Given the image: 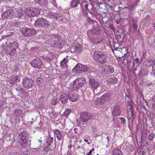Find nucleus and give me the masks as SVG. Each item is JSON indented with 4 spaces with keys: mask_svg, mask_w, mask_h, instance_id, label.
<instances>
[{
    "mask_svg": "<svg viewBox=\"0 0 155 155\" xmlns=\"http://www.w3.org/2000/svg\"><path fill=\"white\" fill-rule=\"evenodd\" d=\"M28 134V132L26 131H22L19 134L17 141L22 148H26L28 146L30 147L31 140L26 139Z\"/></svg>",
    "mask_w": 155,
    "mask_h": 155,
    "instance_id": "f257e3e1",
    "label": "nucleus"
},
{
    "mask_svg": "<svg viewBox=\"0 0 155 155\" xmlns=\"http://www.w3.org/2000/svg\"><path fill=\"white\" fill-rule=\"evenodd\" d=\"M93 56L95 61L98 63L104 64L107 62V55L102 51H96L94 52Z\"/></svg>",
    "mask_w": 155,
    "mask_h": 155,
    "instance_id": "f03ea898",
    "label": "nucleus"
},
{
    "mask_svg": "<svg viewBox=\"0 0 155 155\" xmlns=\"http://www.w3.org/2000/svg\"><path fill=\"white\" fill-rule=\"evenodd\" d=\"M107 9H106V11L104 12L102 15L100 14L99 15L97 18L101 24L107 23V21H109V17H110L111 18L112 15L111 14V12H110L108 10L107 11Z\"/></svg>",
    "mask_w": 155,
    "mask_h": 155,
    "instance_id": "7ed1b4c3",
    "label": "nucleus"
},
{
    "mask_svg": "<svg viewBox=\"0 0 155 155\" xmlns=\"http://www.w3.org/2000/svg\"><path fill=\"white\" fill-rule=\"evenodd\" d=\"M127 20L129 21V23L130 25H132L134 32L136 34L138 33L140 31L138 29V20L137 18H134L132 15H129Z\"/></svg>",
    "mask_w": 155,
    "mask_h": 155,
    "instance_id": "20e7f679",
    "label": "nucleus"
},
{
    "mask_svg": "<svg viewBox=\"0 0 155 155\" xmlns=\"http://www.w3.org/2000/svg\"><path fill=\"white\" fill-rule=\"evenodd\" d=\"M128 111V127L131 130L133 129L134 120L136 117V114L134 110H130Z\"/></svg>",
    "mask_w": 155,
    "mask_h": 155,
    "instance_id": "39448f33",
    "label": "nucleus"
},
{
    "mask_svg": "<svg viewBox=\"0 0 155 155\" xmlns=\"http://www.w3.org/2000/svg\"><path fill=\"white\" fill-rule=\"evenodd\" d=\"M50 22L43 18H39L35 21V25L39 27L48 28L50 25Z\"/></svg>",
    "mask_w": 155,
    "mask_h": 155,
    "instance_id": "423d86ee",
    "label": "nucleus"
},
{
    "mask_svg": "<svg viewBox=\"0 0 155 155\" xmlns=\"http://www.w3.org/2000/svg\"><path fill=\"white\" fill-rule=\"evenodd\" d=\"M85 83V81L84 79L78 78L73 82V84L71 85V87L73 90L77 91L81 87H83Z\"/></svg>",
    "mask_w": 155,
    "mask_h": 155,
    "instance_id": "0eeeda50",
    "label": "nucleus"
},
{
    "mask_svg": "<svg viewBox=\"0 0 155 155\" xmlns=\"http://www.w3.org/2000/svg\"><path fill=\"white\" fill-rule=\"evenodd\" d=\"M22 83L23 87L26 89L32 88L34 85V82L32 78L27 76L23 79Z\"/></svg>",
    "mask_w": 155,
    "mask_h": 155,
    "instance_id": "6e6552de",
    "label": "nucleus"
},
{
    "mask_svg": "<svg viewBox=\"0 0 155 155\" xmlns=\"http://www.w3.org/2000/svg\"><path fill=\"white\" fill-rule=\"evenodd\" d=\"M61 38V37L60 35H53L52 39L53 41L52 42L53 46L57 48L59 50L62 48V44L59 41Z\"/></svg>",
    "mask_w": 155,
    "mask_h": 155,
    "instance_id": "1a4fd4ad",
    "label": "nucleus"
},
{
    "mask_svg": "<svg viewBox=\"0 0 155 155\" xmlns=\"http://www.w3.org/2000/svg\"><path fill=\"white\" fill-rule=\"evenodd\" d=\"M40 12L39 9L37 8H28L25 10V14L29 17H35L39 15Z\"/></svg>",
    "mask_w": 155,
    "mask_h": 155,
    "instance_id": "9d476101",
    "label": "nucleus"
},
{
    "mask_svg": "<svg viewBox=\"0 0 155 155\" xmlns=\"http://www.w3.org/2000/svg\"><path fill=\"white\" fill-rule=\"evenodd\" d=\"M22 35L25 37L31 36L35 35L36 32L34 28H23L21 30Z\"/></svg>",
    "mask_w": 155,
    "mask_h": 155,
    "instance_id": "9b49d317",
    "label": "nucleus"
},
{
    "mask_svg": "<svg viewBox=\"0 0 155 155\" xmlns=\"http://www.w3.org/2000/svg\"><path fill=\"white\" fill-rule=\"evenodd\" d=\"M30 63L33 67L39 69L41 68L43 66L42 61L38 58H34L30 61Z\"/></svg>",
    "mask_w": 155,
    "mask_h": 155,
    "instance_id": "f8f14e48",
    "label": "nucleus"
},
{
    "mask_svg": "<svg viewBox=\"0 0 155 155\" xmlns=\"http://www.w3.org/2000/svg\"><path fill=\"white\" fill-rule=\"evenodd\" d=\"M92 118L91 115L87 112H82L80 113V119L81 122H86Z\"/></svg>",
    "mask_w": 155,
    "mask_h": 155,
    "instance_id": "ddd939ff",
    "label": "nucleus"
},
{
    "mask_svg": "<svg viewBox=\"0 0 155 155\" xmlns=\"http://www.w3.org/2000/svg\"><path fill=\"white\" fill-rule=\"evenodd\" d=\"M89 84L90 88L94 90L97 89L100 85V82L93 78H89Z\"/></svg>",
    "mask_w": 155,
    "mask_h": 155,
    "instance_id": "4468645a",
    "label": "nucleus"
},
{
    "mask_svg": "<svg viewBox=\"0 0 155 155\" xmlns=\"http://www.w3.org/2000/svg\"><path fill=\"white\" fill-rule=\"evenodd\" d=\"M102 68V73L103 74H110L114 71V67L111 65L105 64L103 66Z\"/></svg>",
    "mask_w": 155,
    "mask_h": 155,
    "instance_id": "2eb2a0df",
    "label": "nucleus"
},
{
    "mask_svg": "<svg viewBox=\"0 0 155 155\" xmlns=\"http://www.w3.org/2000/svg\"><path fill=\"white\" fill-rule=\"evenodd\" d=\"M17 11L14 10H8L4 12L2 16L4 19H10L15 17V13Z\"/></svg>",
    "mask_w": 155,
    "mask_h": 155,
    "instance_id": "dca6fc26",
    "label": "nucleus"
},
{
    "mask_svg": "<svg viewBox=\"0 0 155 155\" xmlns=\"http://www.w3.org/2000/svg\"><path fill=\"white\" fill-rule=\"evenodd\" d=\"M1 47L6 53L8 54L11 56H14L16 53V50L10 48V47L7 46H5L4 44H2L1 45Z\"/></svg>",
    "mask_w": 155,
    "mask_h": 155,
    "instance_id": "f3484780",
    "label": "nucleus"
},
{
    "mask_svg": "<svg viewBox=\"0 0 155 155\" xmlns=\"http://www.w3.org/2000/svg\"><path fill=\"white\" fill-rule=\"evenodd\" d=\"M47 16L49 18L55 19L57 20L61 21L63 19L62 15L60 12H49L47 14Z\"/></svg>",
    "mask_w": 155,
    "mask_h": 155,
    "instance_id": "a211bd4d",
    "label": "nucleus"
},
{
    "mask_svg": "<svg viewBox=\"0 0 155 155\" xmlns=\"http://www.w3.org/2000/svg\"><path fill=\"white\" fill-rule=\"evenodd\" d=\"M121 109L119 105L117 104L113 107L112 115L114 116H117L121 114Z\"/></svg>",
    "mask_w": 155,
    "mask_h": 155,
    "instance_id": "6ab92c4d",
    "label": "nucleus"
},
{
    "mask_svg": "<svg viewBox=\"0 0 155 155\" xmlns=\"http://www.w3.org/2000/svg\"><path fill=\"white\" fill-rule=\"evenodd\" d=\"M111 94L109 93H107L104 94L100 98V103L103 104L105 103L106 101H109L111 99Z\"/></svg>",
    "mask_w": 155,
    "mask_h": 155,
    "instance_id": "aec40b11",
    "label": "nucleus"
},
{
    "mask_svg": "<svg viewBox=\"0 0 155 155\" xmlns=\"http://www.w3.org/2000/svg\"><path fill=\"white\" fill-rule=\"evenodd\" d=\"M101 31V30L99 27L96 26L95 27H94L91 30L88 31L87 34L88 36H90V33L94 35H98L100 34Z\"/></svg>",
    "mask_w": 155,
    "mask_h": 155,
    "instance_id": "412c9836",
    "label": "nucleus"
},
{
    "mask_svg": "<svg viewBox=\"0 0 155 155\" xmlns=\"http://www.w3.org/2000/svg\"><path fill=\"white\" fill-rule=\"evenodd\" d=\"M53 132L54 135L56 136L58 140H63L64 138V135L62 134V131H61L58 129L54 130Z\"/></svg>",
    "mask_w": 155,
    "mask_h": 155,
    "instance_id": "4be33fe9",
    "label": "nucleus"
},
{
    "mask_svg": "<svg viewBox=\"0 0 155 155\" xmlns=\"http://www.w3.org/2000/svg\"><path fill=\"white\" fill-rule=\"evenodd\" d=\"M148 74V71L145 67L141 68V69L138 74V77L140 79L145 76H147Z\"/></svg>",
    "mask_w": 155,
    "mask_h": 155,
    "instance_id": "5701e85b",
    "label": "nucleus"
},
{
    "mask_svg": "<svg viewBox=\"0 0 155 155\" xmlns=\"http://www.w3.org/2000/svg\"><path fill=\"white\" fill-rule=\"evenodd\" d=\"M68 96L69 100L72 102L77 101L78 99L77 95L72 92L68 94Z\"/></svg>",
    "mask_w": 155,
    "mask_h": 155,
    "instance_id": "b1692460",
    "label": "nucleus"
},
{
    "mask_svg": "<svg viewBox=\"0 0 155 155\" xmlns=\"http://www.w3.org/2000/svg\"><path fill=\"white\" fill-rule=\"evenodd\" d=\"M141 140L138 143V145L139 146L142 147L144 146L143 143L144 142L148 140L147 136H146L143 132L141 133Z\"/></svg>",
    "mask_w": 155,
    "mask_h": 155,
    "instance_id": "393cba45",
    "label": "nucleus"
},
{
    "mask_svg": "<svg viewBox=\"0 0 155 155\" xmlns=\"http://www.w3.org/2000/svg\"><path fill=\"white\" fill-rule=\"evenodd\" d=\"M20 81V78L17 75H14L8 81L9 83L12 84H14Z\"/></svg>",
    "mask_w": 155,
    "mask_h": 155,
    "instance_id": "a878e982",
    "label": "nucleus"
},
{
    "mask_svg": "<svg viewBox=\"0 0 155 155\" xmlns=\"http://www.w3.org/2000/svg\"><path fill=\"white\" fill-rule=\"evenodd\" d=\"M88 37L90 41L94 43V44L99 43L103 41V39L102 38H101L100 37H91L90 36Z\"/></svg>",
    "mask_w": 155,
    "mask_h": 155,
    "instance_id": "bb28decb",
    "label": "nucleus"
},
{
    "mask_svg": "<svg viewBox=\"0 0 155 155\" xmlns=\"http://www.w3.org/2000/svg\"><path fill=\"white\" fill-rule=\"evenodd\" d=\"M68 96L65 93H61L60 96L59 100L63 104H65L68 101Z\"/></svg>",
    "mask_w": 155,
    "mask_h": 155,
    "instance_id": "cd10ccee",
    "label": "nucleus"
},
{
    "mask_svg": "<svg viewBox=\"0 0 155 155\" xmlns=\"http://www.w3.org/2000/svg\"><path fill=\"white\" fill-rule=\"evenodd\" d=\"M68 56H67L65 58H64L62 61L60 62V66L62 68H67V63L68 62Z\"/></svg>",
    "mask_w": 155,
    "mask_h": 155,
    "instance_id": "c85d7f7f",
    "label": "nucleus"
},
{
    "mask_svg": "<svg viewBox=\"0 0 155 155\" xmlns=\"http://www.w3.org/2000/svg\"><path fill=\"white\" fill-rule=\"evenodd\" d=\"M155 60L149 59H146L143 62L144 65L150 67L152 66L154 64Z\"/></svg>",
    "mask_w": 155,
    "mask_h": 155,
    "instance_id": "c756f323",
    "label": "nucleus"
},
{
    "mask_svg": "<svg viewBox=\"0 0 155 155\" xmlns=\"http://www.w3.org/2000/svg\"><path fill=\"white\" fill-rule=\"evenodd\" d=\"M6 46L15 50L19 48L18 42L15 41L10 42Z\"/></svg>",
    "mask_w": 155,
    "mask_h": 155,
    "instance_id": "7c9ffc66",
    "label": "nucleus"
},
{
    "mask_svg": "<svg viewBox=\"0 0 155 155\" xmlns=\"http://www.w3.org/2000/svg\"><path fill=\"white\" fill-rule=\"evenodd\" d=\"M120 14H116L114 17V19L118 24H121L124 21L123 19L120 17Z\"/></svg>",
    "mask_w": 155,
    "mask_h": 155,
    "instance_id": "2f4dec72",
    "label": "nucleus"
},
{
    "mask_svg": "<svg viewBox=\"0 0 155 155\" xmlns=\"http://www.w3.org/2000/svg\"><path fill=\"white\" fill-rule=\"evenodd\" d=\"M76 133L75 132L74 133H71L69 135V137L71 139V140H70V142H76L77 140V136L75 135Z\"/></svg>",
    "mask_w": 155,
    "mask_h": 155,
    "instance_id": "473e14b6",
    "label": "nucleus"
},
{
    "mask_svg": "<svg viewBox=\"0 0 155 155\" xmlns=\"http://www.w3.org/2000/svg\"><path fill=\"white\" fill-rule=\"evenodd\" d=\"M72 112V109L67 108L65 110L64 112L62 114V116L64 117H68Z\"/></svg>",
    "mask_w": 155,
    "mask_h": 155,
    "instance_id": "72a5a7b5",
    "label": "nucleus"
},
{
    "mask_svg": "<svg viewBox=\"0 0 155 155\" xmlns=\"http://www.w3.org/2000/svg\"><path fill=\"white\" fill-rule=\"evenodd\" d=\"M55 57L54 54L52 53L48 52L46 55L45 56V59L49 61H51Z\"/></svg>",
    "mask_w": 155,
    "mask_h": 155,
    "instance_id": "f704fd0d",
    "label": "nucleus"
},
{
    "mask_svg": "<svg viewBox=\"0 0 155 155\" xmlns=\"http://www.w3.org/2000/svg\"><path fill=\"white\" fill-rule=\"evenodd\" d=\"M92 10V16L93 18L95 17L97 18L100 14V13H98L97 11V9L95 7H93Z\"/></svg>",
    "mask_w": 155,
    "mask_h": 155,
    "instance_id": "c9c22d12",
    "label": "nucleus"
},
{
    "mask_svg": "<svg viewBox=\"0 0 155 155\" xmlns=\"http://www.w3.org/2000/svg\"><path fill=\"white\" fill-rule=\"evenodd\" d=\"M22 111L20 109H16L13 111L14 114L18 117H20L22 113Z\"/></svg>",
    "mask_w": 155,
    "mask_h": 155,
    "instance_id": "e433bc0d",
    "label": "nucleus"
},
{
    "mask_svg": "<svg viewBox=\"0 0 155 155\" xmlns=\"http://www.w3.org/2000/svg\"><path fill=\"white\" fill-rule=\"evenodd\" d=\"M53 140V138L51 136L50 134H49L47 136L46 143L48 147L50 146Z\"/></svg>",
    "mask_w": 155,
    "mask_h": 155,
    "instance_id": "4c0bfd02",
    "label": "nucleus"
},
{
    "mask_svg": "<svg viewBox=\"0 0 155 155\" xmlns=\"http://www.w3.org/2000/svg\"><path fill=\"white\" fill-rule=\"evenodd\" d=\"M108 81L111 84H114L117 82V79L113 76H110L108 78Z\"/></svg>",
    "mask_w": 155,
    "mask_h": 155,
    "instance_id": "58836bf2",
    "label": "nucleus"
},
{
    "mask_svg": "<svg viewBox=\"0 0 155 155\" xmlns=\"http://www.w3.org/2000/svg\"><path fill=\"white\" fill-rule=\"evenodd\" d=\"M21 95L24 97H27L28 96V92L24 88H22L20 89Z\"/></svg>",
    "mask_w": 155,
    "mask_h": 155,
    "instance_id": "ea45409f",
    "label": "nucleus"
},
{
    "mask_svg": "<svg viewBox=\"0 0 155 155\" xmlns=\"http://www.w3.org/2000/svg\"><path fill=\"white\" fill-rule=\"evenodd\" d=\"M36 82L39 88L41 87L44 84L43 80L41 78H38L37 79Z\"/></svg>",
    "mask_w": 155,
    "mask_h": 155,
    "instance_id": "a19ab883",
    "label": "nucleus"
},
{
    "mask_svg": "<svg viewBox=\"0 0 155 155\" xmlns=\"http://www.w3.org/2000/svg\"><path fill=\"white\" fill-rule=\"evenodd\" d=\"M35 1L42 6L46 5L48 3L47 0H35Z\"/></svg>",
    "mask_w": 155,
    "mask_h": 155,
    "instance_id": "79ce46f5",
    "label": "nucleus"
},
{
    "mask_svg": "<svg viewBox=\"0 0 155 155\" xmlns=\"http://www.w3.org/2000/svg\"><path fill=\"white\" fill-rule=\"evenodd\" d=\"M112 155H123V153L119 149L114 150L112 152Z\"/></svg>",
    "mask_w": 155,
    "mask_h": 155,
    "instance_id": "37998d69",
    "label": "nucleus"
},
{
    "mask_svg": "<svg viewBox=\"0 0 155 155\" xmlns=\"http://www.w3.org/2000/svg\"><path fill=\"white\" fill-rule=\"evenodd\" d=\"M80 69V64H78L73 69L72 71L73 72H76L77 73H81Z\"/></svg>",
    "mask_w": 155,
    "mask_h": 155,
    "instance_id": "c03bdc74",
    "label": "nucleus"
},
{
    "mask_svg": "<svg viewBox=\"0 0 155 155\" xmlns=\"http://www.w3.org/2000/svg\"><path fill=\"white\" fill-rule=\"evenodd\" d=\"M144 83L145 85L148 87H153L155 84L153 81L150 80L145 81Z\"/></svg>",
    "mask_w": 155,
    "mask_h": 155,
    "instance_id": "a18cd8bd",
    "label": "nucleus"
},
{
    "mask_svg": "<svg viewBox=\"0 0 155 155\" xmlns=\"http://www.w3.org/2000/svg\"><path fill=\"white\" fill-rule=\"evenodd\" d=\"M80 0H73L71 3V5L72 7H75L78 6V4H80Z\"/></svg>",
    "mask_w": 155,
    "mask_h": 155,
    "instance_id": "49530a36",
    "label": "nucleus"
},
{
    "mask_svg": "<svg viewBox=\"0 0 155 155\" xmlns=\"http://www.w3.org/2000/svg\"><path fill=\"white\" fill-rule=\"evenodd\" d=\"M80 72L81 73L84 72H86L87 70H89V68L88 67L86 66L80 64Z\"/></svg>",
    "mask_w": 155,
    "mask_h": 155,
    "instance_id": "de8ad7c7",
    "label": "nucleus"
},
{
    "mask_svg": "<svg viewBox=\"0 0 155 155\" xmlns=\"http://www.w3.org/2000/svg\"><path fill=\"white\" fill-rule=\"evenodd\" d=\"M137 4V2H135L132 5L129 7L130 14V15H131V14H133V11L134 9V7L136 6Z\"/></svg>",
    "mask_w": 155,
    "mask_h": 155,
    "instance_id": "09e8293b",
    "label": "nucleus"
},
{
    "mask_svg": "<svg viewBox=\"0 0 155 155\" xmlns=\"http://www.w3.org/2000/svg\"><path fill=\"white\" fill-rule=\"evenodd\" d=\"M148 140L152 142L155 140V134L153 133L150 134L148 135Z\"/></svg>",
    "mask_w": 155,
    "mask_h": 155,
    "instance_id": "8fccbe9b",
    "label": "nucleus"
},
{
    "mask_svg": "<svg viewBox=\"0 0 155 155\" xmlns=\"http://www.w3.org/2000/svg\"><path fill=\"white\" fill-rule=\"evenodd\" d=\"M14 11H17L16 13H15V17H17L18 18H21L22 16L23 15L22 13L21 12L19 9L16 10L15 9Z\"/></svg>",
    "mask_w": 155,
    "mask_h": 155,
    "instance_id": "3c124183",
    "label": "nucleus"
},
{
    "mask_svg": "<svg viewBox=\"0 0 155 155\" xmlns=\"http://www.w3.org/2000/svg\"><path fill=\"white\" fill-rule=\"evenodd\" d=\"M80 4L81 5V7L83 6V5H84V7L86 9V10L87 11H88V5H89L87 3V2L86 1H84V2H82L81 3H80Z\"/></svg>",
    "mask_w": 155,
    "mask_h": 155,
    "instance_id": "603ef678",
    "label": "nucleus"
},
{
    "mask_svg": "<svg viewBox=\"0 0 155 155\" xmlns=\"http://www.w3.org/2000/svg\"><path fill=\"white\" fill-rule=\"evenodd\" d=\"M130 58L128 57L125 56L123 61V63L125 65H127L129 61H130Z\"/></svg>",
    "mask_w": 155,
    "mask_h": 155,
    "instance_id": "864d4df0",
    "label": "nucleus"
},
{
    "mask_svg": "<svg viewBox=\"0 0 155 155\" xmlns=\"http://www.w3.org/2000/svg\"><path fill=\"white\" fill-rule=\"evenodd\" d=\"M73 48L75 49V50L74 52L75 51L79 52V51H80L82 50V48L80 46H79V47H76L75 46L71 48V49Z\"/></svg>",
    "mask_w": 155,
    "mask_h": 155,
    "instance_id": "5fc2aeb1",
    "label": "nucleus"
},
{
    "mask_svg": "<svg viewBox=\"0 0 155 155\" xmlns=\"http://www.w3.org/2000/svg\"><path fill=\"white\" fill-rule=\"evenodd\" d=\"M70 75V73L68 71L64 72V73L62 75V77L64 78V79L67 78Z\"/></svg>",
    "mask_w": 155,
    "mask_h": 155,
    "instance_id": "6e6d98bb",
    "label": "nucleus"
},
{
    "mask_svg": "<svg viewBox=\"0 0 155 155\" xmlns=\"http://www.w3.org/2000/svg\"><path fill=\"white\" fill-rule=\"evenodd\" d=\"M144 58L143 56H142L141 57V60L140 61L139 59V58H136L135 59V62L136 64H138L139 65L140 64L141 61H142V60H143Z\"/></svg>",
    "mask_w": 155,
    "mask_h": 155,
    "instance_id": "4d7b16f0",
    "label": "nucleus"
},
{
    "mask_svg": "<svg viewBox=\"0 0 155 155\" xmlns=\"http://www.w3.org/2000/svg\"><path fill=\"white\" fill-rule=\"evenodd\" d=\"M45 97L44 96H42L39 98V102L41 104H42L45 100Z\"/></svg>",
    "mask_w": 155,
    "mask_h": 155,
    "instance_id": "13d9d810",
    "label": "nucleus"
},
{
    "mask_svg": "<svg viewBox=\"0 0 155 155\" xmlns=\"http://www.w3.org/2000/svg\"><path fill=\"white\" fill-rule=\"evenodd\" d=\"M58 101V99H52L51 101V104L53 105H55Z\"/></svg>",
    "mask_w": 155,
    "mask_h": 155,
    "instance_id": "bf43d9fd",
    "label": "nucleus"
},
{
    "mask_svg": "<svg viewBox=\"0 0 155 155\" xmlns=\"http://www.w3.org/2000/svg\"><path fill=\"white\" fill-rule=\"evenodd\" d=\"M127 98L128 99L127 100V101L128 102H132V100H131V97L130 96L128 95L126 96V100L127 99Z\"/></svg>",
    "mask_w": 155,
    "mask_h": 155,
    "instance_id": "052dcab7",
    "label": "nucleus"
},
{
    "mask_svg": "<svg viewBox=\"0 0 155 155\" xmlns=\"http://www.w3.org/2000/svg\"><path fill=\"white\" fill-rule=\"evenodd\" d=\"M144 143H145L144 145L147 147H148L150 145V141H148V140L146 141L145 142H144Z\"/></svg>",
    "mask_w": 155,
    "mask_h": 155,
    "instance_id": "680f3d73",
    "label": "nucleus"
},
{
    "mask_svg": "<svg viewBox=\"0 0 155 155\" xmlns=\"http://www.w3.org/2000/svg\"><path fill=\"white\" fill-rule=\"evenodd\" d=\"M141 126L142 125L141 122H139L137 126V129L139 130L141 128Z\"/></svg>",
    "mask_w": 155,
    "mask_h": 155,
    "instance_id": "e2e57ef3",
    "label": "nucleus"
},
{
    "mask_svg": "<svg viewBox=\"0 0 155 155\" xmlns=\"http://www.w3.org/2000/svg\"><path fill=\"white\" fill-rule=\"evenodd\" d=\"M48 147L47 145L46 147H44L43 148L45 152H48L50 150V148Z\"/></svg>",
    "mask_w": 155,
    "mask_h": 155,
    "instance_id": "0e129e2a",
    "label": "nucleus"
},
{
    "mask_svg": "<svg viewBox=\"0 0 155 155\" xmlns=\"http://www.w3.org/2000/svg\"><path fill=\"white\" fill-rule=\"evenodd\" d=\"M130 147V149L128 148L127 149V150L129 152H132L134 149L133 146H131Z\"/></svg>",
    "mask_w": 155,
    "mask_h": 155,
    "instance_id": "69168bd1",
    "label": "nucleus"
},
{
    "mask_svg": "<svg viewBox=\"0 0 155 155\" xmlns=\"http://www.w3.org/2000/svg\"><path fill=\"white\" fill-rule=\"evenodd\" d=\"M45 89H46V90H48L49 88V85L47 84H45Z\"/></svg>",
    "mask_w": 155,
    "mask_h": 155,
    "instance_id": "338daca9",
    "label": "nucleus"
},
{
    "mask_svg": "<svg viewBox=\"0 0 155 155\" xmlns=\"http://www.w3.org/2000/svg\"><path fill=\"white\" fill-rule=\"evenodd\" d=\"M120 120L122 122V124H124L125 122V119L124 117H120L119 118Z\"/></svg>",
    "mask_w": 155,
    "mask_h": 155,
    "instance_id": "774afa93",
    "label": "nucleus"
}]
</instances>
